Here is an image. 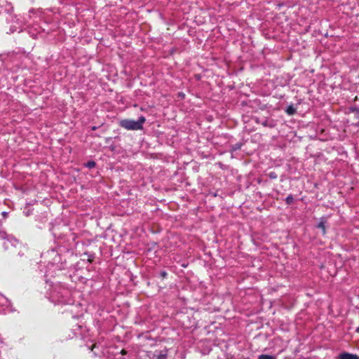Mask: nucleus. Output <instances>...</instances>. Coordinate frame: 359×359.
<instances>
[{"instance_id":"1","label":"nucleus","mask_w":359,"mask_h":359,"mask_svg":"<svg viewBox=\"0 0 359 359\" xmlns=\"http://www.w3.org/2000/svg\"><path fill=\"white\" fill-rule=\"evenodd\" d=\"M146 121L144 116H141L137 121L131 119H123L120 121L119 125L121 127L128 130H138L143 128V124Z\"/></svg>"},{"instance_id":"2","label":"nucleus","mask_w":359,"mask_h":359,"mask_svg":"<svg viewBox=\"0 0 359 359\" xmlns=\"http://www.w3.org/2000/svg\"><path fill=\"white\" fill-rule=\"evenodd\" d=\"M60 293L61 294L60 297H53L56 299L55 301L57 304H67L70 303L71 300L68 299L69 296V291L68 290L62 289Z\"/></svg>"},{"instance_id":"3","label":"nucleus","mask_w":359,"mask_h":359,"mask_svg":"<svg viewBox=\"0 0 359 359\" xmlns=\"http://www.w3.org/2000/svg\"><path fill=\"white\" fill-rule=\"evenodd\" d=\"M339 359H359V356L349 353H343L339 355Z\"/></svg>"},{"instance_id":"4","label":"nucleus","mask_w":359,"mask_h":359,"mask_svg":"<svg viewBox=\"0 0 359 359\" xmlns=\"http://www.w3.org/2000/svg\"><path fill=\"white\" fill-rule=\"evenodd\" d=\"M261 124L264 127H269V128H273L276 126V123L272 119H266L265 121H262Z\"/></svg>"},{"instance_id":"5","label":"nucleus","mask_w":359,"mask_h":359,"mask_svg":"<svg viewBox=\"0 0 359 359\" xmlns=\"http://www.w3.org/2000/svg\"><path fill=\"white\" fill-rule=\"evenodd\" d=\"M297 110L296 109L293 107L292 104H290L289 105L286 109H285V112L288 114V115H294L295 113H296Z\"/></svg>"},{"instance_id":"6","label":"nucleus","mask_w":359,"mask_h":359,"mask_svg":"<svg viewBox=\"0 0 359 359\" xmlns=\"http://www.w3.org/2000/svg\"><path fill=\"white\" fill-rule=\"evenodd\" d=\"M167 351H161L157 355V359H167Z\"/></svg>"},{"instance_id":"7","label":"nucleus","mask_w":359,"mask_h":359,"mask_svg":"<svg viewBox=\"0 0 359 359\" xmlns=\"http://www.w3.org/2000/svg\"><path fill=\"white\" fill-rule=\"evenodd\" d=\"M318 228L321 229L323 231V234L325 233V225L324 221H320V222L318 224Z\"/></svg>"},{"instance_id":"8","label":"nucleus","mask_w":359,"mask_h":359,"mask_svg":"<svg viewBox=\"0 0 359 359\" xmlns=\"http://www.w3.org/2000/svg\"><path fill=\"white\" fill-rule=\"evenodd\" d=\"M95 165L96 163L93 161H90L85 164L86 167L88 168H93L95 167Z\"/></svg>"},{"instance_id":"9","label":"nucleus","mask_w":359,"mask_h":359,"mask_svg":"<svg viewBox=\"0 0 359 359\" xmlns=\"http://www.w3.org/2000/svg\"><path fill=\"white\" fill-rule=\"evenodd\" d=\"M294 201V198L292 196V195L290 194L289 196H287L285 198V203L288 205L290 204H292Z\"/></svg>"},{"instance_id":"10","label":"nucleus","mask_w":359,"mask_h":359,"mask_svg":"<svg viewBox=\"0 0 359 359\" xmlns=\"http://www.w3.org/2000/svg\"><path fill=\"white\" fill-rule=\"evenodd\" d=\"M259 359H276L275 357L268 355H261L259 357Z\"/></svg>"},{"instance_id":"11","label":"nucleus","mask_w":359,"mask_h":359,"mask_svg":"<svg viewBox=\"0 0 359 359\" xmlns=\"http://www.w3.org/2000/svg\"><path fill=\"white\" fill-rule=\"evenodd\" d=\"M269 177L271 179H276L277 177V175L274 172H272L269 173Z\"/></svg>"},{"instance_id":"12","label":"nucleus","mask_w":359,"mask_h":359,"mask_svg":"<svg viewBox=\"0 0 359 359\" xmlns=\"http://www.w3.org/2000/svg\"><path fill=\"white\" fill-rule=\"evenodd\" d=\"M162 277L165 278L167 276V273L165 271L161 272Z\"/></svg>"},{"instance_id":"13","label":"nucleus","mask_w":359,"mask_h":359,"mask_svg":"<svg viewBox=\"0 0 359 359\" xmlns=\"http://www.w3.org/2000/svg\"><path fill=\"white\" fill-rule=\"evenodd\" d=\"M97 128L96 126H93V127H92V130H95Z\"/></svg>"},{"instance_id":"14","label":"nucleus","mask_w":359,"mask_h":359,"mask_svg":"<svg viewBox=\"0 0 359 359\" xmlns=\"http://www.w3.org/2000/svg\"><path fill=\"white\" fill-rule=\"evenodd\" d=\"M356 332L359 333V326L356 328Z\"/></svg>"},{"instance_id":"15","label":"nucleus","mask_w":359,"mask_h":359,"mask_svg":"<svg viewBox=\"0 0 359 359\" xmlns=\"http://www.w3.org/2000/svg\"><path fill=\"white\" fill-rule=\"evenodd\" d=\"M256 122H257V123H259V121L258 118H257Z\"/></svg>"}]
</instances>
